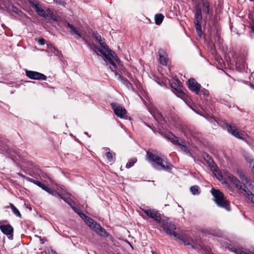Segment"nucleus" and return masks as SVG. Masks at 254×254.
Segmentation results:
<instances>
[{"label":"nucleus","instance_id":"nucleus-1","mask_svg":"<svg viewBox=\"0 0 254 254\" xmlns=\"http://www.w3.org/2000/svg\"><path fill=\"white\" fill-rule=\"evenodd\" d=\"M146 159L153 168L159 171L163 170L171 172L173 168V165L169 162L167 158H162L152 152H146Z\"/></svg>","mask_w":254,"mask_h":254},{"label":"nucleus","instance_id":"nucleus-2","mask_svg":"<svg viewBox=\"0 0 254 254\" xmlns=\"http://www.w3.org/2000/svg\"><path fill=\"white\" fill-rule=\"evenodd\" d=\"M211 192L214 197V202L219 207L224 208L227 211L231 210L230 202L227 199L222 191L219 190L212 188Z\"/></svg>","mask_w":254,"mask_h":254},{"label":"nucleus","instance_id":"nucleus-3","mask_svg":"<svg viewBox=\"0 0 254 254\" xmlns=\"http://www.w3.org/2000/svg\"><path fill=\"white\" fill-rule=\"evenodd\" d=\"M194 24L196 31L198 36L200 37L202 36L201 22L202 19V9L199 4H195L194 6Z\"/></svg>","mask_w":254,"mask_h":254},{"label":"nucleus","instance_id":"nucleus-4","mask_svg":"<svg viewBox=\"0 0 254 254\" xmlns=\"http://www.w3.org/2000/svg\"><path fill=\"white\" fill-rule=\"evenodd\" d=\"M99 52L105 57L107 60H108L113 66L114 69L116 70L117 68V66L113 60L116 61L117 62H120V60L115 52L110 49L107 52L103 51V49H99Z\"/></svg>","mask_w":254,"mask_h":254},{"label":"nucleus","instance_id":"nucleus-5","mask_svg":"<svg viewBox=\"0 0 254 254\" xmlns=\"http://www.w3.org/2000/svg\"><path fill=\"white\" fill-rule=\"evenodd\" d=\"M158 224L167 234L174 236V233H176L174 231L176 229L175 225L173 222L169 221L168 219L162 218Z\"/></svg>","mask_w":254,"mask_h":254},{"label":"nucleus","instance_id":"nucleus-6","mask_svg":"<svg viewBox=\"0 0 254 254\" xmlns=\"http://www.w3.org/2000/svg\"><path fill=\"white\" fill-rule=\"evenodd\" d=\"M187 85L188 88L196 95H198L200 92L201 86L194 78H190L187 82Z\"/></svg>","mask_w":254,"mask_h":254},{"label":"nucleus","instance_id":"nucleus-7","mask_svg":"<svg viewBox=\"0 0 254 254\" xmlns=\"http://www.w3.org/2000/svg\"><path fill=\"white\" fill-rule=\"evenodd\" d=\"M26 75L30 79L38 80H46L47 76L37 71L25 70Z\"/></svg>","mask_w":254,"mask_h":254},{"label":"nucleus","instance_id":"nucleus-8","mask_svg":"<svg viewBox=\"0 0 254 254\" xmlns=\"http://www.w3.org/2000/svg\"><path fill=\"white\" fill-rule=\"evenodd\" d=\"M144 213L149 218H152L155 221L158 223L161 220L162 218L161 217V214L156 211L155 209H143Z\"/></svg>","mask_w":254,"mask_h":254},{"label":"nucleus","instance_id":"nucleus-9","mask_svg":"<svg viewBox=\"0 0 254 254\" xmlns=\"http://www.w3.org/2000/svg\"><path fill=\"white\" fill-rule=\"evenodd\" d=\"M111 107L114 110L115 115L119 118H124L125 115L127 114L126 110L123 107L120 106H117L115 103L111 104Z\"/></svg>","mask_w":254,"mask_h":254},{"label":"nucleus","instance_id":"nucleus-10","mask_svg":"<svg viewBox=\"0 0 254 254\" xmlns=\"http://www.w3.org/2000/svg\"><path fill=\"white\" fill-rule=\"evenodd\" d=\"M159 133L164 138L167 139L174 144L179 143V138L176 136L173 133L171 132L166 131H159Z\"/></svg>","mask_w":254,"mask_h":254},{"label":"nucleus","instance_id":"nucleus-11","mask_svg":"<svg viewBox=\"0 0 254 254\" xmlns=\"http://www.w3.org/2000/svg\"><path fill=\"white\" fill-rule=\"evenodd\" d=\"M158 54L159 56V63L163 65L166 66L169 61L166 52L162 49H160L158 50Z\"/></svg>","mask_w":254,"mask_h":254},{"label":"nucleus","instance_id":"nucleus-12","mask_svg":"<svg viewBox=\"0 0 254 254\" xmlns=\"http://www.w3.org/2000/svg\"><path fill=\"white\" fill-rule=\"evenodd\" d=\"M93 37L96 39V40L99 43V44L101 46V48H97L98 50L99 51V49H103V51L107 52L110 49L109 48L108 46L107 45V44L105 43V42L104 41V39H102V37L100 35H99L98 33H94L93 34Z\"/></svg>","mask_w":254,"mask_h":254},{"label":"nucleus","instance_id":"nucleus-13","mask_svg":"<svg viewBox=\"0 0 254 254\" xmlns=\"http://www.w3.org/2000/svg\"><path fill=\"white\" fill-rule=\"evenodd\" d=\"M0 230L3 234L7 236H12L13 228L9 224L6 225H0Z\"/></svg>","mask_w":254,"mask_h":254},{"label":"nucleus","instance_id":"nucleus-14","mask_svg":"<svg viewBox=\"0 0 254 254\" xmlns=\"http://www.w3.org/2000/svg\"><path fill=\"white\" fill-rule=\"evenodd\" d=\"M226 127H227L228 132L236 137L237 138L244 140V138L242 137L238 131L235 128V127L232 126L230 124H226Z\"/></svg>","mask_w":254,"mask_h":254},{"label":"nucleus","instance_id":"nucleus-15","mask_svg":"<svg viewBox=\"0 0 254 254\" xmlns=\"http://www.w3.org/2000/svg\"><path fill=\"white\" fill-rule=\"evenodd\" d=\"M98 235L104 238L109 237V234L106 232L105 229L103 228L99 224H98L93 230Z\"/></svg>","mask_w":254,"mask_h":254},{"label":"nucleus","instance_id":"nucleus-16","mask_svg":"<svg viewBox=\"0 0 254 254\" xmlns=\"http://www.w3.org/2000/svg\"><path fill=\"white\" fill-rule=\"evenodd\" d=\"M203 157L204 160L211 168H217V166L216 165L214 160L207 153H204L203 155Z\"/></svg>","mask_w":254,"mask_h":254},{"label":"nucleus","instance_id":"nucleus-17","mask_svg":"<svg viewBox=\"0 0 254 254\" xmlns=\"http://www.w3.org/2000/svg\"><path fill=\"white\" fill-rule=\"evenodd\" d=\"M202 4V10L206 15L209 14L210 12V2L207 0H201Z\"/></svg>","mask_w":254,"mask_h":254},{"label":"nucleus","instance_id":"nucleus-18","mask_svg":"<svg viewBox=\"0 0 254 254\" xmlns=\"http://www.w3.org/2000/svg\"><path fill=\"white\" fill-rule=\"evenodd\" d=\"M46 11L47 15L46 17H45V18H46L47 20H53L54 21H57V16L55 15L54 12L52 10L48 8L47 9Z\"/></svg>","mask_w":254,"mask_h":254},{"label":"nucleus","instance_id":"nucleus-19","mask_svg":"<svg viewBox=\"0 0 254 254\" xmlns=\"http://www.w3.org/2000/svg\"><path fill=\"white\" fill-rule=\"evenodd\" d=\"M206 234L211 235L213 236L219 237L221 235L220 232L218 230L215 229H208L205 230L202 232Z\"/></svg>","mask_w":254,"mask_h":254},{"label":"nucleus","instance_id":"nucleus-20","mask_svg":"<svg viewBox=\"0 0 254 254\" xmlns=\"http://www.w3.org/2000/svg\"><path fill=\"white\" fill-rule=\"evenodd\" d=\"M118 79L128 88H133L132 84L128 80L125 78L123 76L119 75Z\"/></svg>","mask_w":254,"mask_h":254},{"label":"nucleus","instance_id":"nucleus-21","mask_svg":"<svg viewBox=\"0 0 254 254\" xmlns=\"http://www.w3.org/2000/svg\"><path fill=\"white\" fill-rule=\"evenodd\" d=\"M86 223L87 225L92 228L93 230L96 227V225L98 224L95 221H94L92 219L89 217H87V218L85 220Z\"/></svg>","mask_w":254,"mask_h":254},{"label":"nucleus","instance_id":"nucleus-22","mask_svg":"<svg viewBox=\"0 0 254 254\" xmlns=\"http://www.w3.org/2000/svg\"><path fill=\"white\" fill-rule=\"evenodd\" d=\"M164 18V15L162 13H157L155 15L154 19L156 25H160Z\"/></svg>","mask_w":254,"mask_h":254},{"label":"nucleus","instance_id":"nucleus-23","mask_svg":"<svg viewBox=\"0 0 254 254\" xmlns=\"http://www.w3.org/2000/svg\"><path fill=\"white\" fill-rule=\"evenodd\" d=\"M35 9V11L38 13V14L42 17H46L47 14L46 11L43 9L39 7V6L37 4L35 5L33 7Z\"/></svg>","mask_w":254,"mask_h":254},{"label":"nucleus","instance_id":"nucleus-24","mask_svg":"<svg viewBox=\"0 0 254 254\" xmlns=\"http://www.w3.org/2000/svg\"><path fill=\"white\" fill-rule=\"evenodd\" d=\"M174 237H175V238H177V239L181 240L184 243V244L185 245H190V240L189 239H186V238H185L183 236L179 235L177 233H174Z\"/></svg>","mask_w":254,"mask_h":254},{"label":"nucleus","instance_id":"nucleus-25","mask_svg":"<svg viewBox=\"0 0 254 254\" xmlns=\"http://www.w3.org/2000/svg\"><path fill=\"white\" fill-rule=\"evenodd\" d=\"M233 183L235 185L236 187L241 190H243L245 192H247V190L245 188H243V185H244L243 183H242L237 178L236 179H234V181Z\"/></svg>","mask_w":254,"mask_h":254},{"label":"nucleus","instance_id":"nucleus-26","mask_svg":"<svg viewBox=\"0 0 254 254\" xmlns=\"http://www.w3.org/2000/svg\"><path fill=\"white\" fill-rule=\"evenodd\" d=\"M175 145H178L181 150L184 152H185L186 153H190V150L189 149L188 147L185 144V143L181 141V142L179 140V143L178 144H175Z\"/></svg>","mask_w":254,"mask_h":254},{"label":"nucleus","instance_id":"nucleus-27","mask_svg":"<svg viewBox=\"0 0 254 254\" xmlns=\"http://www.w3.org/2000/svg\"><path fill=\"white\" fill-rule=\"evenodd\" d=\"M66 26L68 28H69L70 29V31L72 34H75L78 35L79 37H81L80 33L74 26L70 24L69 23H67Z\"/></svg>","mask_w":254,"mask_h":254},{"label":"nucleus","instance_id":"nucleus-28","mask_svg":"<svg viewBox=\"0 0 254 254\" xmlns=\"http://www.w3.org/2000/svg\"><path fill=\"white\" fill-rule=\"evenodd\" d=\"M10 206L12 212L17 217L21 218L22 217V215L20 213L19 211L18 210V209L13 204L10 203Z\"/></svg>","mask_w":254,"mask_h":254},{"label":"nucleus","instance_id":"nucleus-29","mask_svg":"<svg viewBox=\"0 0 254 254\" xmlns=\"http://www.w3.org/2000/svg\"><path fill=\"white\" fill-rule=\"evenodd\" d=\"M190 190L193 195L198 194L200 193V190L197 186H191L190 188Z\"/></svg>","mask_w":254,"mask_h":254},{"label":"nucleus","instance_id":"nucleus-30","mask_svg":"<svg viewBox=\"0 0 254 254\" xmlns=\"http://www.w3.org/2000/svg\"><path fill=\"white\" fill-rule=\"evenodd\" d=\"M237 173L240 179L243 181H245L246 184H247L248 183V181L243 171L241 170H238Z\"/></svg>","mask_w":254,"mask_h":254},{"label":"nucleus","instance_id":"nucleus-31","mask_svg":"<svg viewBox=\"0 0 254 254\" xmlns=\"http://www.w3.org/2000/svg\"><path fill=\"white\" fill-rule=\"evenodd\" d=\"M231 249L232 250V251L235 252L237 254H250L243 251L241 249H237L235 247H233V248H231Z\"/></svg>","mask_w":254,"mask_h":254},{"label":"nucleus","instance_id":"nucleus-32","mask_svg":"<svg viewBox=\"0 0 254 254\" xmlns=\"http://www.w3.org/2000/svg\"><path fill=\"white\" fill-rule=\"evenodd\" d=\"M246 192V195L247 197L251 201V202L254 203V194L252 193L251 192Z\"/></svg>","mask_w":254,"mask_h":254},{"label":"nucleus","instance_id":"nucleus-33","mask_svg":"<svg viewBox=\"0 0 254 254\" xmlns=\"http://www.w3.org/2000/svg\"><path fill=\"white\" fill-rule=\"evenodd\" d=\"M136 159H133L132 160H129L126 164V168H129L133 166L134 163L136 162Z\"/></svg>","mask_w":254,"mask_h":254},{"label":"nucleus","instance_id":"nucleus-34","mask_svg":"<svg viewBox=\"0 0 254 254\" xmlns=\"http://www.w3.org/2000/svg\"><path fill=\"white\" fill-rule=\"evenodd\" d=\"M225 175L232 183H233L234 181V179H237L236 177H235L234 175H233L232 174H230L229 172H226L225 173Z\"/></svg>","mask_w":254,"mask_h":254},{"label":"nucleus","instance_id":"nucleus-35","mask_svg":"<svg viewBox=\"0 0 254 254\" xmlns=\"http://www.w3.org/2000/svg\"><path fill=\"white\" fill-rule=\"evenodd\" d=\"M28 181L36 185L39 187H41V186L42 185V183L41 182H40L38 181L35 180L32 178L28 179Z\"/></svg>","mask_w":254,"mask_h":254},{"label":"nucleus","instance_id":"nucleus-36","mask_svg":"<svg viewBox=\"0 0 254 254\" xmlns=\"http://www.w3.org/2000/svg\"><path fill=\"white\" fill-rule=\"evenodd\" d=\"M57 4L62 5L64 7H65L66 5V2L64 1V0H53Z\"/></svg>","mask_w":254,"mask_h":254},{"label":"nucleus","instance_id":"nucleus-37","mask_svg":"<svg viewBox=\"0 0 254 254\" xmlns=\"http://www.w3.org/2000/svg\"><path fill=\"white\" fill-rule=\"evenodd\" d=\"M49 193L57 197H59V196H61V193L60 192L56 190H52V189Z\"/></svg>","mask_w":254,"mask_h":254},{"label":"nucleus","instance_id":"nucleus-38","mask_svg":"<svg viewBox=\"0 0 254 254\" xmlns=\"http://www.w3.org/2000/svg\"><path fill=\"white\" fill-rule=\"evenodd\" d=\"M49 193L57 197H59V196H61V193L60 192L56 190H52V189Z\"/></svg>","mask_w":254,"mask_h":254},{"label":"nucleus","instance_id":"nucleus-39","mask_svg":"<svg viewBox=\"0 0 254 254\" xmlns=\"http://www.w3.org/2000/svg\"><path fill=\"white\" fill-rule=\"evenodd\" d=\"M49 193L57 197H59V196H61V193L60 192L56 190H52V189Z\"/></svg>","mask_w":254,"mask_h":254},{"label":"nucleus","instance_id":"nucleus-40","mask_svg":"<svg viewBox=\"0 0 254 254\" xmlns=\"http://www.w3.org/2000/svg\"><path fill=\"white\" fill-rule=\"evenodd\" d=\"M49 193L57 197H59V196H61V193L60 192L56 190H52V189Z\"/></svg>","mask_w":254,"mask_h":254},{"label":"nucleus","instance_id":"nucleus-41","mask_svg":"<svg viewBox=\"0 0 254 254\" xmlns=\"http://www.w3.org/2000/svg\"><path fill=\"white\" fill-rule=\"evenodd\" d=\"M106 157L109 162H112L113 161V155L110 152H107L106 153Z\"/></svg>","mask_w":254,"mask_h":254},{"label":"nucleus","instance_id":"nucleus-42","mask_svg":"<svg viewBox=\"0 0 254 254\" xmlns=\"http://www.w3.org/2000/svg\"><path fill=\"white\" fill-rule=\"evenodd\" d=\"M173 88L176 90L179 93L182 94L183 95H184L185 94L182 90L181 88L179 86H177L176 87H173Z\"/></svg>","mask_w":254,"mask_h":254},{"label":"nucleus","instance_id":"nucleus-43","mask_svg":"<svg viewBox=\"0 0 254 254\" xmlns=\"http://www.w3.org/2000/svg\"><path fill=\"white\" fill-rule=\"evenodd\" d=\"M38 43L40 45H44L45 44V40L43 38H40L38 40Z\"/></svg>","mask_w":254,"mask_h":254},{"label":"nucleus","instance_id":"nucleus-44","mask_svg":"<svg viewBox=\"0 0 254 254\" xmlns=\"http://www.w3.org/2000/svg\"><path fill=\"white\" fill-rule=\"evenodd\" d=\"M17 175L20 176V177H21L23 179H24L25 180H26L27 181H28V179H31V178H29V177H26V176L24 175L23 174H22V173H17Z\"/></svg>","mask_w":254,"mask_h":254},{"label":"nucleus","instance_id":"nucleus-45","mask_svg":"<svg viewBox=\"0 0 254 254\" xmlns=\"http://www.w3.org/2000/svg\"><path fill=\"white\" fill-rule=\"evenodd\" d=\"M200 92H201V93H202L204 96H208V91L205 89L204 88H203V89H202L201 90H200Z\"/></svg>","mask_w":254,"mask_h":254},{"label":"nucleus","instance_id":"nucleus-46","mask_svg":"<svg viewBox=\"0 0 254 254\" xmlns=\"http://www.w3.org/2000/svg\"><path fill=\"white\" fill-rule=\"evenodd\" d=\"M59 198H61L62 199H63L64 201H65L66 202L69 203L68 198L64 196L61 193V196H60Z\"/></svg>","mask_w":254,"mask_h":254},{"label":"nucleus","instance_id":"nucleus-47","mask_svg":"<svg viewBox=\"0 0 254 254\" xmlns=\"http://www.w3.org/2000/svg\"><path fill=\"white\" fill-rule=\"evenodd\" d=\"M72 208L73 209L75 212H76L77 214H79L80 216H81L80 212L81 211L76 207L73 206L72 207Z\"/></svg>","mask_w":254,"mask_h":254},{"label":"nucleus","instance_id":"nucleus-48","mask_svg":"<svg viewBox=\"0 0 254 254\" xmlns=\"http://www.w3.org/2000/svg\"><path fill=\"white\" fill-rule=\"evenodd\" d=\"M217 179L219 180L220 181H221L223 180V176L221 172H218L217 173Z\"/></svg>","mask_w":254,"mask_h":254},{"label":"nucleus","instance_id":"nucleus-49","mask_svg":"<svg viewBox=\"0 0 254 254\" xmlns=\"http://www.w3.org/2000/svg\"><path fill=\"white\" fill-rule=\"evenodd\" d=\"M38 237L40 239V243L41 244H44L45 240L44 239L42 238V237L41 236H38Z\"/></svg>","mask_w":254,"mask_h":254},{"label":"nucleus","instance_id":"nucleus-50","mask_svg":"<svg viewBox=\"0 0 254 254\" xmlns=\"http://www.w3.org/2000/svg\"><path fill=\"white\" fill-rule=\"evenodd\" d=\"M80 214H81L80 217L82 218H84L85 220L87 218V217H88L87 216H86L85 214H84L83 213H82L81 212H80Z\"/></svg>","mask_w":254,"mask_h":254},{"label":"nucleus","instance_id":"nucleus-51","mask_svg":"<svg viewBox=\"0 0 254 254\" xmlns=\"http://www.w3.org/2000/svg\"><path fill=\"white\" fill-rule=\"evenodd\" d=\"M51 188H50L46 186V187L45 188L44 190L49 193L50 192V191H51Z\"/></svg>","mask_w":254,"mask_h":254},{"label":"nucleus","instance_id":"nucleus-52","mask_svg":"<svg viewBox=\"0 0 254 254\" xmlns=\"http://www.w3.org/2000/svg\"><path fill=\"white\" fill-rule=\"evenodd\" d=\"M51 188H50L46 186V187L45 188L44 190L49 193L50 192V191H51Z\"/></svg>","mask_w":254,"mask_h":254},{"label":"nucleus","instance_id":"nucleus-53","mask_svg":"<svg viewBox=\"0 0 254 254\" xmlns=\"http://www.w3.org/2000/svg\"><path fill=\"white\" fill-rule=\"evenodd\" d=\"M228 246H226V247L228 248L230 250L232 251L231 248H233V246L230 244H227Z\"/></svg>","mask_w":254,"mask_h":254},{"label":"nucleus","instance_id":"nucleus-54","mask_svg":"<svg viewBox=\"0 0 254 254\" xmlns=\"http://www.w3.org/2000/svg\"><path fill=\"white\" fill-rule=\"evenodd\" d=\"M46 187V186H45V185H44L43 184H42V186H41V187H40V188H41V189H42L43 190H44Z\"/></svg>","mask_w":254,"mask_h":254},{"label":"nucleus","instance_id":"nucleus-55","mask_svg":"<svg viewBox=\"0 0 254 254\" xmlns=\"http://www.w3.org/2000/svg\"><path fill=\"white\" fill-rule=\"evenodd\" d=\"M127 76L128 77H129L130 79H131L132 78V76H131V73H128L127 74Z\"/></svg>","mask_w":254,"mask_h":254},{"label":"nucleus","instance_id":"nucleus-56","mask_svg":"<svg viewBox=\"0 0 254 254\" xmlns=\"http://www.w3.org/2000/svg\"><path fill=\"white\" fill-rule=\"evenodd\" d=\"M171 86L173 88V87H176L178 86H177V85L175 83H174V86L173 85V84H172Z\"/></svg>","mask_w":254,"mask_h":254},{"label":"nucleus","instance_id":"nucleus-57","mask_svg":"<svg viewBox=\"0 0 254 254\" xmlns=\"http://www.w3.org/2000/svg\"><path fill=\"white\" fill-rule=\"evenodd\" d=\"M223 184H225L226 185L228 184V182L226 181H224V182H222Z\"/></svg>","mask_w":254,"mask_h":254},{"label":"nucleus","instance_id":"nucleus-58","mask_svg":"<svg viewBox=\"0 0 254 254\" xmlns=\"http://www.w3.org/2000/svg\"><path fill=\"white\" fill-rule=\"evenodd\" d=\"M13 9H16V10H18V8H17L16 7H15V6H14V7H13Z\"/></svg>","mask_w":254,"mask_h":254},{"label":"nucleus","instance_id":"nucleus-59","mask_svg":"<svg viewBox=\"0 0 254 254\" xmlns=\"http://www.w3.org/2000/svg\"><path fill=\"white\" fill-rule=\"evenodd\" d=\"M191 248H192L193 249H194V246L193 245H191Z\"/></svg>","mask_w":254,"mask_h":254},{"label":"nucleus","instance_id":"nucleus-60","mask_svg":"<svg viewBox=\"0 0 254 254\" xmlns=\"http://www.w3.org/2000/svg\"><path fill=\"white\" fill-rule=\"evenodd\" d=\"M253 171L254 173V166L253 167Z\"/></svg>","mask_w":254,"mask_h":254},{"label":"nucleus","instance_id":"nucleus-61","mask_svg":"<svg viewBox=\"0 0 254 254\" xmlns=\"http://www.w3.org/2000/svg\"><path fill=\"white\" fill-rule=\"evenodd\" d=\"M16 9H15V10H14V9H13V11L16 12Z\"/></svg>","mask_w":254,"mask_h":254},{"label":"nucleus","instance_id":"nucleus-62","mask_svg":"<svg viewBox=\"0 0 254 254\" xmlns=\"http://www.w3.org/2000/svg\"><path fill=\"white\" fill-rule=\"evenodd\" d=\"M16 9H15V10H14V9H13V11L16 12Z\"/></svg>","mask_w":254,"mask_h":254},{"label":"nucleus","instance_id":"nucleus-63","mask_svg":"<svg viewBox=\"0 0 254 254\" xmlns=\"http://www.w3.org/2000/svg\"><path fill=\"white\" fill-rule=\"evenodd\" d=\"M1 224V221H0V224Z\"/></svg>","mask_w":254,"mask_h":254}]
</instances>
